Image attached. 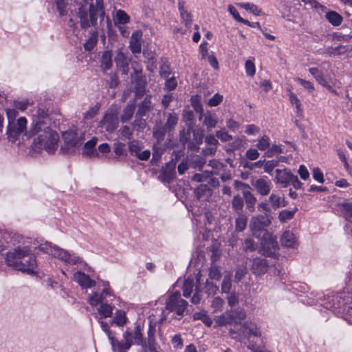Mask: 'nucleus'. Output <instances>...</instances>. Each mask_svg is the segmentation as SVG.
<instances>
[{
    "mask_svg": "<svg viewBox=\"0 0 352 352\" xmlns=\"http://www.w3.org/2000/svg\"><path fill=\"white\" fill-rule=\"evenodd\" d=\"M6 263L17 270L29 274H34L36 268L35 257L29 246H18L7 253Z\"/></svg>",
    "mask_w": 352,
    "mask_h": 352,
    "instance_id": "1",
    "label": "nucleus"
},
{
    "mask_svg": "<svg viewBox=\"0 0 352 352\" xmlns=\"http://www.w3.org/2000/svg\"><path fill=\"white\" fill-rule=\"evenodd\" d=\"M35 135L37 136L32 142V146L33 150L36 152L45 150L50 154H52L56 151L59 136L50 126L42 128L41 131H38Z\"/></svg>",
    "mask_w": 352,
    "mask_h": 352,
    "instance_id": "2",
    "label": "nucleus"
},
{
    "mask_svg": "<svg viewBox=\"0 0 352 352\" xmlns=\"http://www.w3.org/2000/svg\"><path fill=\"white\" fill-rule=\"evenodd\" d=\"M78 10L80 22H96L97 15L100 16V22L104 21L103 0H96V6H94L93 0H83L79 3Z\"/></svg>",
    "mask_w": 352,
    "mask_h": 352,
    "instance_id": "3",
    "label": "nucleus"
},
{
    "mask_svg": "<svg viewBox=\"0 0 352 352\" xmlns=\"http://www.w3.org/2000/svg\"><path fill=\"white\" fill-rule=\"evenodd\" d=\"M38 249L45 253L52 255L54 258L60 259L66 264L76 265L82 262V258L76 254L69 253L68 251L52 245L49 242L41 243Z\"/></svg>",
    "mask_w": 352,
    "mask_h": 352,
    "instance_id": "4",
    "label": "nucleus"
},
{
    "mask_svg": "<svg viewBox=\"0 0 352 352\" xmlns=\"http://www.w3.org/2000/svg\"><path fill=\"white\" fill-rule=\"evenodd\" d=\"M32 123L25 135L28 138L35 136L42 128H47L50 125L48 109L43 106H38L32 111Z\"/></svg>",
    "mask_w": 352,
    "mask_h": 352,
    "instance_id": "5",
    "label": "nucleus"
},
{
    "mask_svg": "<svg viewBox=\"0 0 352 352\" xmlns=\"http://www.w3.org/2000/svg\"><path fill=\"white\" fill-rule=\"evenodd\" d=\"M244 333L248 339V348L252 352H270L257 344L261 340V333L256 324L246 321L242 324Z\"/></svg>",
    "mask_w": 352,
    "mask_h": 352,
    "instance_id": "6",
    "label": "nucleus"
},
{
    "mask_svg": "<svg viewBox=\"0 0 352 352\" xmlns=\"http://www.w3.org/2000/svg\"><path fill=\"white\" fill-rule=\"evenodd\" d=\"M64 144L61 146L60 150L63 153H72L79 148L85 138L81 133L76 131H68L63 134Z\"/></svg>",
    "mask_w": 352,
    "mask_h": 352,
    "instance_id": "7",
    "label": "nucleus"
},
{
    "mask_svg": "<svg viewBox=\"0 0 352 352\" xmlns=\"http://www.w3.org/2000/svg\"><path fill=\"white\" fill-rule=\"evenodd\" d=\"M299 1L304 3L305 6H309L311 8L316 10L319 14L322 15L324 14L328 22H342L343 20L342 16L340 14L336 11L328 10L324 6L320 4L316 0Z\"/></svg>",
    "mask_w": 352,
    "mask_h": 352,
    "instance_id": "8",
    "label": "nucleus"
},
{
    "mask_svg": "<svg viewBox=\"0 0 352 352\" xmlns=\"http://www.w3.org/2000/svg\"><path fill=\"white\" fill-rule=\"evenodd\" d=\"M188 302L181 298L179 292H176L170 294L166 300L165 310L173 312L177 316H183L186 307Z\"/></svg>",
    "mask_w": 352,
    "mask_h": 352,
    "instance_id": "9",
    "label": "nucleus"
},
{
    "mask_svg": "<svg viewBox=\"0 0 352 352\" xmlns=\"http://www.w3.org/2000/svg\"><path fill=\"white\" fill-rule=\"evenodd\" d=\"M261 250L262 254L268 257H275L276 251L278 248L276 238L267 231L263 232L261 237Z\"/></svg>",
    "mask_w": 352,
    "mask_h": 352,
    "instance_id": "10",
    "label": "nucleus"
},
{
    "mask_svg": "<svg viewBox=\"0 0 352 352\" xmlns=\"http://www.w3.org/2000/svg\"><path fill=\"white\" fill-rule=\"evenodd\" d=\"M124 342L121 344L124 349H129L132 344L142 345L144 340L140 326H136L133 329H127L124 333ZM118 344L120 343L118 342Z\"/></svg>",
    "mask_w": 352,
    "mask_h": 352,
    "instance_id": "11",
    "label": "nucleus"
},
{
    "mask_svg": "<svg viewBox=\"0 0 352 352\" xmlns=\"http://www.w3.org/2000/svg\"><path fill=\"white\" fill-rule=\"evenodd\" d=\"M26 128L27 120L24 117H21L16 122L9 123L7 129L8 139L14 142L20 135L26 133Z\"/></svg>",
    "mask_w": 352,
    "mask_h": 352,
    "instance_id": "12",
    "label": "nucleus"
},
{
    "mask_svg": "<svg viewBox=\"0 0 352 352\" xmlns=\"http://www.w3.org/2000/svg\"><path fill=\"white\" fill-rule=\"evenodd\" d=\"M270 223L271 221L267 214L256 215L251 218L250 228L253 232V234L256 237H259V236L256 234V232H261V234L263 235V232L267 231L265 230V228L268 226Z\"/></svg>",
    "mask_w": 352,
    "mask_h": 352,
    "instance_id": "13",
    "label": "nucleus"
},
{
    "mask_svg": "<svg viewBox=\"0 0 352 352\" xmlns=\"http://www.w3.org/2000/svg\"><path fill=\"white\" fill-rule=\"evenodd\" d=\"M272 265L268 259L262 257L254 258L252 265V272L256 276H261L265 274L270 265Z\"/></svg>",
    "mask_w": 352,
    "mask_h": 352,
    "instance_id": "14",
    "label": "nucleus"
},
{
    "mask_svg": "<svg viewBox=\"0 0 352 352\" xmlns=\"http://www.w3.org/2000/svg\"><path fill=\"white\" fill-rule=\"evenodd\" d=\"M111 289L109 287H105L101 292H94L89 298V302L91 306H98L102 303H105L107 297H111Z\"/></svg>",
    "mask_w": 352,
    "mask_h": 352,
    "instance_id": "15",
    "label": "nucleus"
},
{
    "mask_svg": "<svg viewBox=\"0 0 352 352\" xmlns=\"http://www.w3.org/2000/svg\"><path fill=\"white\" fill-rule=\"evenodd\" d=\"M73 279L83 289L91 288L96 285L95 280L91 279L88 275L80 271L74 274Z\"/></svg>",
    "mask_w": 352,
    "mask_h": 352,
    "instance_id": "16",
    "label": "nucleus"
},
{
    "mask_svg": "<svg viewBox=\"0 0 352 352\" xmlns=\"http://www.w3.org/2000/svg\"><path fill=\"white\" fill-rule=\"evenodd\" d=\"M252 186H254L256 191L263 196L267 195L272 188V183L265 177H261L256 179L252 182Z\"/></svg>",
    "mask_w": 352,
    "mask_h": 352,
    "instance_id": "17",
    "label": "nucleus"
},
{
    "mask_svg": "<svg viewBox=\"0 0 352 352\" xmlns=\"http://www.w3.org/2000/svg\"><path fill=\"white\" fill-rule=\"evenodd\" d=\"M292 175L293 174L287 168L283 170L276 169L274 182L276 184H280L283 187L286 188L290 184Z\"/></svg>",
    "mask_w": 352,
    "mask_h": 352,
    "instance_id": "18",
    "label": "nucleus"
},
{
    "mask_svg": "<svg viewBox=\"0 0 352 352\" xmlns=\"http://www.w3.org/2000/svg\"><path fill=\"white\" fill-rule=\"evenodd\" d=\"M214 320L215 322L214 327H223L234 323L237 324V320L231 311H226L220 316L214 317Z\"/></svg>",
    "mask_w": 352,
    "mask_h": 352,
    "instance_id": "19",
    "label": "nucleus"
},
{
    "mask_svg": "<svg viewBox=\"0 0 352 352\" xmlns=\"http://www.w3.org/2000/svg\"><path fill=\"white\" fill-rule=\"evenodd\" d=\"M118 124V120L113 114H106L100 122V126L108 132H112L117 128Z\"/></svg>",
    "mask_w": 352,
    "mask_h": 352,
    "instance_id": "20",
    "label": "nucleus"
},
{
    "mask_svg": "<svg viewBox=\"0 0 352 352\" xmlns=\"http://www.w3.org/2000/svg\"><path fill=\"white\" fill-rule=\"evenodd\" d=\"M142 36L141 31H135L131 35L129 48L132 53L140 54L141 52L142 47L140 40Z\"/></svg>",
    "mask_w": 352,
    "mask_h": 352,
    "instance_id": "21",
    "label": "nucleus"
},
{
    "mask_svg": "<svg viewBox=\"0 0 352 352\" xmlns=\"http://www.w3.org/2000/svg\"><path fill=\"white\" fill-rule=\"evenodd\" d=\"M115 62L122 74L126 75L129 72V60L125 54L118 51L115 57Z\"/></svg>",
    "mask_w": 352,
    "mask_h": 352,
    "instance_id": "22",
    "label": "nucleus"
},
{
    "mask_svg": "<svg viewBox=\"0 0 352 352\" xmlns=\"http://www.w3.org/2000/svg\"><path fill=\"white\" fill-rule=\"evenodd\" d=\"M153 110V105L151 103V96H147L144 99L138 104L137 111V116L142 117L144 116L147 113Z\"/></svg>",
    "mask_w": 352,
    "mask_h": 352,
    "instance_id": "23",
    "label": "nucleus"
},
{
    "mask_svg": "<svg viewBox=\"0 0 352 352\" xmlns=\"http://www.w3.org/2000/svg\"><path fill=\"white\" fill-rule=\"evenodd\" d=\"M349 51V48L347 46L338 45L335 47H327L323 53L329 56H335L344 54Z\"/></svg>",
    "mask_w": 352,
    "mask_h": 352,
    "instance_id": "24",
    "label": "nucleus"
},
{
    "mask_svg": "<svg viewBox=\"0 0 352 352\" xmlns=\"http://www.w3.org/2000/svg\"><path fill=\"white\" fill-rule=\"evenodd\" d=\"M97 142L98 139L95 137L87 141L84 145L82 154L88 157L96 156L98 153L94 148L97 144Z\"/></svg>",
    "mask_w": 352,
    "mask_h": 352,
    "instance_id": "25",
    "label": "nucleus"
},
{
    "mask_svg": "<svg viewBox=\"0 0 352 352\" xmlns=\"http://www.w3.org/2000/svg\"><path fill=\"white\" fill-rule=\"evenodd\" d=\"M280 243L283 246L294 248L297 244V241L294 234L292 232L287 230L283 233L280 239Z\"/></svg>",
    "mask_w": 352,
    "mask_h": 352,
    "instance_id": "26",
    "label": "nucleus"
},
{
    "mask_svg": "<svg viewBox=\"0 0 352 352\" xmlns=\"http://www.w3.org/2000/svg\"><path fill=\"white\" fill-rule=\"evenodd\" d=\"M342 217L352 223V202L344 201L338 204Z\"/></svg>",
    "mask_w": 352,
    "mask_h": 352,
    "instance_id": "27",
    "label": "nucleus"
},
{
    "mask_svg": "<svg viewBox=\"0 0 352 352\" xmlns=\"http://www.w3.org/2000/svg\"><path fill=\"white\" fill-rule=\"evenodd\" d=\"M309 72L314 77V78L316 80V81L319 84L327 87L329 91H333L332 87L329 85L327 84L326 80L324 79V78L323 76V74L322 72L319 71L316 67L309 68Z\"/></svg>",
    "mask_w": 352,
    "mask_h": 352,
    "instance_id": "28",
    "label": "nucleus"
},
{
    "mask_svg": "<svg viewBox=\"0 0 352 352\" xmlns=\"http://www.w3.org/2000/svg\"><path fill=\"white\" fill-rule=\"evenodd\" d=\"M135 109V102L134 101L129 102L127 103L123 110V113L121 116L120 120L122 123L126 122L130 120L134 113Z\"/></svg>",
    "mask_w": 352,
    "mask_h": 352,
    "instance_id": "29",
    "label": "nucleus"
},
{
    "mask_svg": "<svg viewBox=\"0 0 352 352\" xmlns=\"http://www.w3.org/2000/svg\"><path fill=\"white\" fill-rule=\"evenodd\" d=\"M243 195L245 199L247 209H248L250 212H254L255 210L254 205L256 202V198L249 190H244Z\"/></svg>",
    "mask_w": 352,
    "mask_h": 352,
    "instance_id": "30",
    "label": "nucleus"
},
{
    "mask_svg": "<svg viewBox=\"0 0 352 352\" xmlns=\"http://www.w3.org/2000/svg\"><path fill=\"white\" fill-rule=\"evenodd\" d=\"M114 306L109 303H102L98 308V312L101 318L110 317L113 313Z\"/></svg>",
    "mask_w": 352,
    "mask_h": 352,
    "instance_id": "31",
    "label": "nucleus"
},
{
    "mask_svg": "<svg viewBox=\"0 0 352 352\" xmlns=\"http://www.w3.org/2000/svg\"><path fill=\"white\" fill-rule=\"evenodd\" d=\"M248 217L245 214L240 213L235 220V229L237 232H243L247 227Z\"/></svg>",
    "mask_w": 352,
    "mask_h": 352,
    "instance_id": "32",
    "label": "nucleus"
},
{
    "mask_svg": "<svg viewBox=\"0 0 352 352\" xmlns=\"http://www.w3.org/2000/svg\"><path fill=\"white\" fill-rule=\"evenodd\" d=\"M112 54L109 51L104 52L101 58V67L104 70L109 69L112 66Z\"/></svg>",
    "mask_w": 352,
    "mask_h": 352,
    "instance_id": "33",
    "label": "nucleus"
},
{
    "mask_svg": "<svg viewBox=\"0 0 352 352\" xmlns=\"http://www.w3.org/2000/svg\"><path fill=\"white\" fill-rule=\"evenodd\" d=\"M194 287V280L192 278H188L184 280L182 290H183V296L185 298H188L190 296Z\"/></svg>",
    "mask_w": 352,
    "mask_h": 352,
    "instance_id": "34",
    "label": "nucleus"
},
{
    "mask_svg": "<svg viewBox=\"0 0 352 352\" xmlns=\"http://www.w3.org/2000/svg\"><path fill=\"white\" fill-rule=\"evenodd\" d=\"M232 273L228 272L223 277V280L221 283V292L225 294H229L232 287Z\"/></svg>",
    "mask_w": 352,
    "mask_h": 352,
    "instance_id": "35",
    "label": "nucleus"
},
{
    "mask_svg": "<svg viewBox=\"0 0 352 352\" xmlns=\"http://www.w3.org/2000/svg\"><path fill=\"white\" fill-rule=\"evenodd\" d=\"M297 208H295L292 210H283L279 212L278 219L280 222L285 223L287 221L292 219L294 217L295 213L297 211Z\"/></svg>",
    "mask_w": 352,
    "mask_h": 352,
    "instance_id": "36",
    "label": "nucleus"
},
{
    "mask_svg": "<svg viewBox=\"0 0 352 352\" xmlns=\"http://www.w3.org/2000/svg\"><path fill=\"white\" fill-rule=\"evenodd\" d=\"M126 314L122 310H117L115 316L111 322V324L115 323L118 326H123L126 322Z\"/></svg>",
    "mask_w": 352,
    "mask_h": 352,
    "instance_id": "37",
    "label": "nucleus"
},
{
    "mask_svg": "<svg viewBox=\"0 0 352 352\" xmlns=\"http://www.w3.org/2000/svg\"><path fill=\"white\" fill-rule=\"evenodd\" d=\"M178 122V116L175 113H168L167 120L166 122L164 129L171 131L175 128Z\"/></svg>",
    "mask_w": 352,
    "mask_h": 352,
    "instance_id": "38",
    "label": "nucleus"
},
{
    "mask_svg": "<svg viewBox=\"0 0 352 352\" xmlns=\"http://www.w3.org/2000/svg\"><path fill=\"white\" fill-rule=\"evenodd\" d=\"M113 22H129L130 16L122 10L113 12Z\"/></svg>",
    "mask_w": 352,
    "mask_h": 352,
    "instance_id": "39",
    "label": "nucleus"
},
{
    "mask_svg": "<svg viewBox=\"0 0 352 352\" xmlns=\"http://www.w3.org/2000/svg\"><path fill=\"white\" fill-rule=\"evenodd\" d=\"M281 197L278 194L272 193L269 197L268 203L271 206L272 209L273 210H277L278 208L281 207Z\"/></svg>",
    "mask_w": 352,
    "mask_h": 352,
    "instance_id": "40",
    "label": "nucleus"
},
{
    "mask_svg": "<svg viewBox=\"0 0 352 352\" xmlns=\"http://www.w3.org/2000/svg\"><path fill=\"white\" fill-rule=\"evenodd\" d=\"M217 122V118L215 114L208 113L204 116V124L208 129L215 127Z\"/></svg>",
    "mask_w": 352,
    "mask_h": 352,
    "instance_id": "41",
    "label": "nucleus"
},
{
    "mask_svg": "<svg viewBox=\"0 0 352 352\" xmlns=\"http://www.w3.org/2000/svg\"><path fill=\"white\" fill-rule=\"evenodd\" d=\"M98 42V33L94 32L91 34L89 39L85 43L84 47L86 51H91Z\"/></svg>",
    "mask_w": 352,
    "mask_h": 352,
    "instance_id": "42",
    "label": "nucleus"
},
{
    "mask_svg": "<svg viewBox=\"0 0 352 352\" xmlns=\"http://www.w3.org/2000/svg\"><path fill=\"white\" fill-rule=\"evenodd\" d=\"M270 146V138L267 135L262 136L256 144V147L260 151H267Z\"/></svg>",
    "mask_w": 352,
    "mask_h": 352,
    "instance_id": "43",
    "label": "nucleus"
},
{
    "mask_svg": "<svg viewBox=\"0 0 352 352\" xmlns=\"http://www.w3.org/2000/svg\"><path fill=\"white\" fill-rule=\"evenodd\" d=\"M289 98L290 102L293 105H295V107L297 109V113L298 115H302V109L300 107L301 104H300V102L298 98L297 97V96L296 94H294V93H292L291 91H289Z\"/></svg>",
    "mask_w": 352,
    "mask_h": 352,
    "instance_id": "44",
    "label": "nucleus"
},
{
    "mask_svg": "<svg viewBox=\"0 0 352 352\" xmlns=\"http://www.w3.org/2000/svg\"><path fill=\"white\" fill-rule=\"evenodd\" d=\"M56 8L60 16H65L67 14V0H55Z\"/></svg>",
    "mask_w": 352,
    "mask_h": 352,
    "instance_id": "45",
    "label": "nucleus"
},
{
    "mask_svg": "<svg viewBox=\"0 0 352 352\" xmlns=\"http://www.w3.org/2000/svg\"><path fill=\"white\" fill-rule=\"evenodd\" d=\"M191 104L195 109V111L197 113H200L199 119L202 117L203 114V107L199 100V97L198 96H194L191 98Z\"/></svg>",
    "mask_w": 352,
    "mask_h": 352,
    "instance_id": "46",
    "label": "nucleus"
},
{
    "mask_svg": "<svg viewBox=\"0 0 352 352\" xmlns=\"http://www.w3.org/2000/svg\"><path fill=\"white\" fill-rule=\"evenodd\" d=\"M129 151L132 155L136 156L137 153H139L142 147V144L137 140H133L128 143Z\"/></svg>",
    "mask_w": 352,
    "mask_h": 352,
    "instance_id": "47",
    "label": "nucleus"
},
{
    "mask_svg": "<svg viewBox=\"0 0 352 352\" xmlns=\"http://www.w3.org/2000/svg\"><path fill=\"white\" fill-rule=\"evenodd\" d=\"M100 327H101L102 329L103 330L104 332H105V333L107 335L109 340L111 341L112 347H114L116 340L112 336L109 326L108 325V324H107L104 321H100Z\"/></svg>",
    "mask_w": 352,
    "mask_h": 352,
    "instance_id": "48",
    "label": "nucleus"
},
{
    "mask_svg": "<svg viewBox=\"0 0 352 352\" xmlns=\"http://www.w3.org/2000/svg\"><path fill=\"white\" fill-rule=\"evenodd\" d=\"M178 8L184 22H189L190 21V14L184 8L183 0H178Z\"/></svg>",
    "mask_w": 352,
    "mask_h": 352,
    "instance_id": "49",
    "label": "nucleus"
},
{
    "mask_svg": "<svg viewBox=\"0 0 352 352\" xmlns=\"http://www.w3.org/2000/svg\"><path fill=\"white\" fill-rule=\"evenodd\" d=\"M244 203L243 198L239 195H236L232 201V206L236 211H241L243 209Z\"/></svg>",
    "mask_w": 352,
    "mask_h": 352,
    "instance_id": "50",
    "label": "nucleus"
},
{
    "mask_svg": "<svg viewBox=\"0 0 352 352\" xmlns=\"http://www.w3.org/2000/svg\"><path fill=\"white\" fill-rule=\"evenodd\" d=\"M175 166L173 164H167L163 170L162 174L165 179L169 181L173 179L175 174Z\"/></svg>",
    "mask_w": 352,
    "mask_h": 352,
    "instance_id": "51",
    "label": "nucleus"
},
{
    "mask_svg": "<svg viewBox=\"0 0 352 352\" xmlns=\"http://www.w3.org/2000/svg\"><path fill=\"white\" fill-rule=\"evenodd\" d=\"M208 276L211 279L219 280L221 276L219 267L216 265H211L209 269Z\"/></svg>",
    "mask_w": 352,
    "mask_h": 352,
    "instance_id": "52",
    "label": "nucleus"
},
{
    "mask_svg": "<svg viewBox=\"0 0 352 352\" xmlns=\"http://www.w3.org/2000/svg\"><path fill=\"white\" fill-rule=\"evenodd\" d=\"M279 161L276 160H272L268 161H265L264 163V171L269 174H271L273 169L278 166Z\"/></svg>",
    "mask_w": 352,
    "mask_h": 352,
    "instance_id": "53",
    "label": "nucleus"
},
{
    "mask_svg": "<svg viewBox=\"0 0 352 352\" xmlns=\"http://www.w3.org/2000/svg\"><path fill=\"white\" fill-rule=\"evenodd\" d=\"M228 10L230 14L232 15L234 19H235L237 22H250L248 20L244 19L242 17H241L239 13L238 12L236 8L234 6L229 5Z\"/></svg>",
    "mask_w": 352,
    "mask_h": 352,
    "instance_id": "54",
    "label": "nucleus"
},
{
    "mask_svg": "<svg viewBox=\"0 0 352 352\" xmlns=\"http://www.w3.org/2000/svg\"><path fill=\"white\" fill-rule=\"evenodd\" d=\"M205 142L208 144L212 146V147L209 148V151L210 153H214L216 151V146L218 144L217 140L214 138V135H210L206 137Z\"/></svg>",
    "mask_w": 352,
    "mask_h": 352,
    "instance_id": "55",
    "label": "nucleus"
},
{
    "mask_svg": "<svg viewBox=\"0 0 352 352\" xmlns=\"http://www.w3.org/2000/svg\"><path fill=\"white\" fill-rule=\"evenodd\" d=\"M245 69L247 76L252 77L255 75L256 67L254 63L252 60H248L245 61Z\"/></svg>",
    "mask_w": 352,
    "mask_h": 352,
    "instance_id": "56",
    "label": "nucleus"
},
{
    "mask_svg": "<svg viewBox=\"0 0 352 352\" xmlns=\"http://www.w3.org/2000/svg\"><path fill=\"white\" fill-rule=\"evenodd\" d=\"M224 305V300L220 297H215L212 301V307L214 311H221Z\"/></svg>",
    "mask_w": 352,
    "mask_h": 352,
    "instance_id": "57",
    "label": "nucleus"
},
{
    "mask_svg": "<svg viewBox=\"0 0 352 352\" xmlns=\"http://www.w3.org/2000/svg\"><path fill=\"white\" fill-rule=\"evenodd\" d=\"M216 136L222 142H228L232 140V136L226 131L225 129H221L216 132Z\"/></svg>",
    "mask_w": 352,
    "mask_h": 352,
    "instance_id": "58",
    "label": "nucleus"
},
{
    "mask_svg": "<svg viewBox=\"0 0 352 352\" xmlns=\"http://www.w3.org/2000/svg\"><path fill=\"white\" fill-rule=\"evenodd\" d=\"M209 177L210 172L205 171L202 173L195 174L192 177V180L197 182H207Z\"/></svg>",
    "mask_w": 352,
    "mask_h": 352,
    "instance_id": "59",
    "label": "nucleus"
},
{
    "mask_svg": "<svg viewBox=\"0 0 352 352\" xmlns=\"http://www.w3.org/2000/svg\"><path fill=\"white\" fill-rule=\"evenodd\" d=\"M283 149L281 147L276 144H273L271 147L268 148V150L266 151L265 155L268 157H272L275 154L282 153Z\"/></svg>",
    "mask_w": 352,
    "mask_h": 352,
    "instance_id": "60",
    "label": "nucleus"
},
{
    "mask_svg": "<svg viewBox=\"0 0 352 352\" xmlns=\"http://www.w3.org/2000/svg\"><path fill=\"white\" fill-rule=\"evenodd\" d=\"M223 100V96L219 94H215L208 102L210 107H216Z\"/></svg>",
    "mask_w": 352,
    "mask_h": 352,
    "instance_id": "61",
    "label": "nucleus"
},
{
    "mask_svg": "<svg viewBox=\"0 0 352 352\" xmlns=\"http://www.w3.org/2000/svg\"><path fill=\"white\" fill-rule=\"evenodd\" d=\"M234 314L235 319L237 320V324H241V321L245 319L246 314L243 309H236L231 311Z\"/></svg>",
    "mask_w": 352,
    "mask_h": 352,
    "instance_id": "62",
    "label": "nucleus"
},
{
    "mask_svg": "<svg viewBox=\"0 0 352 352\" xmlns=\"http://www.w3.org/2000/svg\"><path fill=\"white\" fill-rule=\"evenodd\" d=\"M171 342L175 349H182V347L183 346V340L179 333L175 335L173 337Z\"/></svg>",
    "mask_w": 352,
    "mask_h": 352,
    "instance_id": "63",
    "label": "nucleus"
},
{
    "mask_svg": "<svg viewBox=\"0 0 352 352\" xmlns=\"http://www.w3.org/2000/svg\"><path fill=\"white\" fill-rule=\"evenodd\" d=\"M296 81L298 82L305 89L307 90L309 92H312L314 89V85L311 82L307 81L302 78H297Z\"/></svg>",
    "mask_w": 352,
    "mask_h": 352,
    "instance_id": "64",
    "label": "nucleus"
}]
</instances>
